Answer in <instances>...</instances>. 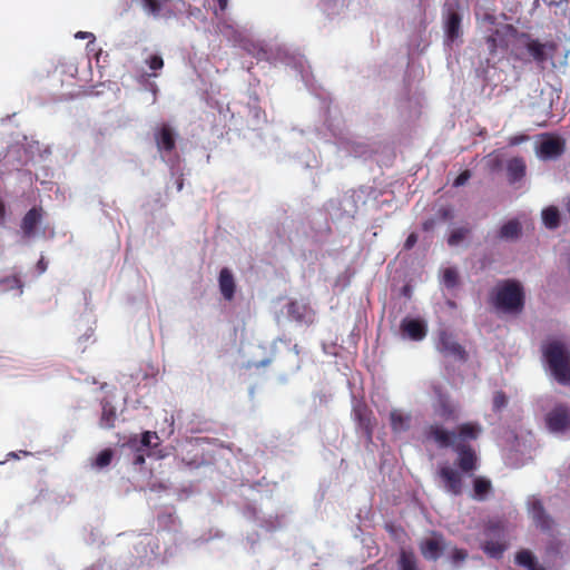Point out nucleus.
Segmentation results:
<instances>
[{
	"instance_id": "nucleus-32",
	"label": "nucleus",
	"mask_w": 570,
	"mask_h": 570,
	"mask_svg": "<svg viewBox=\"0 0 570 570\" xmlns=\"http://www.w3.org/2000/svg\"><path fill=\"white\" fill-rule=\"evenodd\" d=\"M515 563L520 567L525 568L527 570H546L538 561L535 554L528 550L521 549L515 553Z\"/></svg>"
},
{
	"instance_id": "nucleus-53",
	"label": "nucleus",
	"mask_w": 570,
	"mask_h": 570,
	"mask_svg": "<svg viewBox=\"0 0 570 570\" xmlns=\"http://www.w3.org/2000/svg\"><path fill=\"white\" fill-rule=\"evenodd\" d=\"M6 205L3 200L0 198V226H3L6 224Z\"/></svg>"
},
{
	"instance_id": "nucleus-64",
	"label": "nucleus",
	"mask_w": 570,
	"mask_h": 570,
	"mask_svg": "<svg viewBox=\"0 0 570 570\" xmlns=\"http://www.w3.org/2000/svg\"><path fill=\"white\" fill-rule=\"evenodd\" d=\"M158 534H159V535L161 537V539L165 541V537L169 534V531H165V530H163V531L158 532Z\"/></svg>"
},
{
	"instance_id": "nucleus-58",
	"label": "nucleus",
	"mask_w": 570,
	"mask_h": 570,
	"mask_svg": "<svg viewBox=\"0 0 570 570\" xmlns=\"http://www.w3.org/2000/svg\"><path fill=\"white\" fill-rule=\"evenodd\" d=\"M544 3H547L548 6H556V7H559L561 6L562 3H566L568 2V0H543Z\"/></svg>"
},
{
	"instance_id": "nucleus-34",
	"label": "nucleus",
	"mask_w": 570,
	"mask_h": 570,
	"mask_svg": "<svg viewBox=\"0 0 570 570\" xmlns=\"http://www.w3.org/2000/svg\"><path fill=\"white\" fill-rule=\"evenodd\" d=\"M353 414L357 422V425L366 433L371 434L372 432V423H371V411L366 405L357 403L353 407Z\"/></svg>"
},
{
	"instance_id": "nucleus-47",
	"label": "nucleus",
	"mask_w": 570,
	"mask_h": 570,
	"mask_svg": "<svg viewBox=\"0 0 570 570\" xmlns=\"http://www.w3.org/2000/svg\"><path fill=\"white\" fill-rule=\"evenodd\" d=\"M514 441H515V442H514V444L512 445V450H513V451H515V452H521V454H522L523 456H525V452H524L523 450H521V449H520L521 444H520V440H519V438H518V436H515V438H514ZM530 458H531V455L529 454L527 458H523V459L520 461V463H517V465H522V464H524V461H525L527 459H530Z\"/></svg>"
},
{
	"instance_id": "nucleus-6",
	"label": "nucleus",
	"mask_w": 570,
	"mask_h": 570,
	"mask_svg": "<svg viewBox=\"0 0 570 570\" xmlns=\"http://www.w3.org/2000/svg\"><path fill=\"white\" fill-rule=\"evenodd\" d=\"M463 9L456 0H449L442 10L444 46L452 49L462 36Z\"/></svg>"
},
{
	"instance_id": "nucleus-36",
	"label": "nucleus",
	"mask_w": 570,
	"mask_h": 570,
	"mask_svg": "<svg viewBox=\"0 0 570 570\" xmlns=\"http://www.w3.org/2000/svg\"><path fill=\"white\" fill-rule=\"evenodd\" d=\"M541 218L543 225L549 229H556L560 225V212L556 206H548L542 209Z\"/></svg>"
},
{
	"instance_id": "nucleus-56",
	"label": "nucleus",
	"mask_w": 570,
	"mask_h": 570,
	"mask_svg": "<svg viewBox=\"0 0 570 570\" xmlns=\"http://www.w3.org/2000/svg\"><path fill=\"white\" fill-rule=\"evenodd\" d=\"M489 163H490V168L492 170L500 169L502 166V160L499 158L491 159Z\"/></svg>"
},
{
	"instance_id": "nucleus-37",
	"label": "nucleus",
	"mask_w": 570,
	"mask_h": 570,
	"mask_svg": "<svg viewBox=\"0 0 570 570\" xmlns=\"http://www.w3.org/2000/svg\"><path fill=\"white\" fill-rule=\"evenodd\" d=\"M114 452L111 449L101 450L95 458L91 459V468L95 470H102L107 468L112 460Z\"/></svg>"
},
{
	"instance_id": "nucleus-2",
	"label": "nucleus",
	"mask_w": 570,
	"mask_h": 570,
	"mask_svg": "<svg viewBox=\"0 0 570 570\" xmlns=\"http://www.w3.org/2000/svg\"><path fill=\"white\" fill-rule=\"evenodd\" d=\"M489 299L498 312L518 315L525 305L524 286L517 278L500 279L490 291Z\"/></svg>"
},
{
	"instance_id": "nucleus-62",
	"label": "nucleus",
	"mask_w": 570,
	"mask_h": 570,
	"mask_svg": "<svg viewBox=\"0 0 570 570\" xmlns=\"http://www.w3.org/2000/svg\"><path fill=\"white\" fill-rule=\"evenodd\" d=\"M55 195H56V198L62 199L65 197L62 190L59 187L56 189Z\"/></svg>"
},
{
	"instance_id": "nucleus-24",
	"label": "nucleus",
	"mask_w": 570,
	"mask_h": 570,
	"mask_svg": "<svg viewBox=\"0 0 570 570\" xmlns=\"http://www.w3.org/2000/svg\"><path fill=\"white\" fill-rule=\"evenodd\" d=\"M236 279L230 268L223 267L218 275V288L225 301L230 302L236 293Z\"/></svg>"
},
{
	"instance_id": "nucleus-55",
	"label": "nucleus",
	"mask_w": 570,
	"mask_h": 570,
	"mask_svg": "<svg viewBox=\"0 0 570 570\" xmlns=\"http://www.w3.org/2000/svg\"><path fill=\"white\" fill-rule=\"evenodd\" d=\"M37 269L39 272V274H42L47 271V262L45 261L43 257H41L38 263H37Z\"/></svg>"
},
{
	"instance_id": "nucleus-9",
	"label": "nucleus",
	"mask_w": 570,
	"mask_h": 570,
	"mask_svg": "<svg viewBox=\"0 0 570 570\" xmlns=\"http://www.w3.org/2000/svg\"><path fill=\"white\" fill-rule=\"evenodd\" d=\"M484 540L481 544L482 550L487 556L493 559H501L505 546V531L502 522L489 521L483 531Z\"/></svg>"
},
{
	"instance_id": "nucleus-48",
	"label": "nucleus",
	"mask_w": 570,
	"mask_h": 570,
	"mask_svg": "<svg viewBox=\"0 0 570 570\" xmlns=\"http://www.w3.org/2000/svg\"><path fill=\"white\" fill-rule=\"evenodd\" d=\"M438 215L443 219L448 220L453 217V209L451 207H441L438 212Z\"/></svg>"
},
{
	"instance_id": "nucleus-61",
	"label": "nucleus",
	"mask_w": 570,
	"mask_h": 570,
	"mask_svg": "<svg viewBox=\"0 0 570 570\" xmlns=\"http://www.w3.org/2000/svg\"><path fill=\"white\" fill-rule=\"evenodd\" d=\"M177 190L180 191L183 189L184 183L183 178H178L176 181Z\"/></svg>"
},
{
	"instance_id": "nucleus-52",
	"label": "nucleus",
	"mask_w": 570,
	"mask_h": 570,
	"mask_svg": "<svg viewBox=\"0 0 570 570\" xmlns=\"http://www.w3.org/2000/svg\"><path fill=\"white\" fill-rule=\"evenodd\" d=\"M271 362H272L271 358H263L261 361L249 363V366H254L256 368H259V367L267 366L268 364H271Z\"/></svg>"
},
{
	"instance_id": "nucleus-50",
	"label": "nucleus",
	"mask_w": 570,
	"mask_h": 570,
	"mask_svg": "<svg viewBox=\"0 0 570 570\" xmlns=\"http://www.w3.org/2000/svg\"><path fill=\"white\" fill-rule=\"evenodd\" d=\"M417 242V235L414 234V233H411L407 238L405 239L404 242V248L405 249H411L412 247H414V245L416 244Z\"/></svg>"
},
{
	"instance_id": "nucleus-54",
	"label": "nucleus",
	"mask_w": 570,
	"mask_h": 570,
	"mask_svg": "<svg viewBox=\"0 0 570 570\" xmlns=\"http://www.w3.org/2000/svg\"><path fill=\"white\" fill-rule=\"evenodd\" d=\"M30 454H31L30 452L21 450L18 452H9L7 456H8V459H20V455L28 456Z\"/></svg>"
},
{
	"instance_id": "nucleus-60",
	"label": "nucleus",
	"mask_w": 570,
	"mask_h": 570,
	"mask_svg": "<svg viewBox=\"0 0 570 570\" xmlns=\"http://www.w3.org/2000/svg\"><path fill=\"white\" fill-rule=\"evenodd\" d=\"M150 90H151V92H153V95H154L153 102H155V101H156V95H157V90H158V88H157V86H156L154 82H153V83H150Z\"/></svg>"
},
{
	"instance_id": "nucleus-14",
	"label": "nucleus",
	"mask_w": 570,
	"mask_h": 570,
	"mask_svg": "<svg viewBox=\"0 0 570 570\" xmlns=\"http://www.w3.org/2000/svg\"><path fill=\"white\" fill-rule=\"evenodd\" d=\"M399 332L402 340L420 342L428 334V324L421 317L407 315L401 320Z\"/></svg>"
},
{
	"instance_id": "nucleus-7",
	"label": "nucleus",
	"mask_w": 570,
	"mask_h": 570,
	"mask_svg": "<svg viewBox=\"0 0 570 570\" xmlns=\"http://www.w3.org/2000/svg\"><path fill=\"white\" fill-rule=\"evenodd\" d=\"M160 438L157 432L145 431L140 435H135L129 441V448L134 452L132 463L135 465H141L145 463V458L160 459Z\"/></svg>"
},
{
	"instance_id": "nucleus-15",
	"label": "nucleus",
	"mask_w": 570,
	"mask_h": 570,
	"mask_svg": "<svg viewBox=\"0 0 570 570\" xmlns=\"http://www.w3.org/2000/svg\"><path fill=\"white\" fill-rule=\"evenodd\" d=\"M140 6L155 20H169L177 14L174 0H140Z\"/></svg>"
},
{
	"instance_id": "nucleus-28",
	"label": "nucleus",
	"mask_w": 570,
	"mask_h": 570,
	"mask_svg": "<svg viewBox=\"0 0 570 570\" xmlns=\"http://www.w3.org/2000/svg\"><path fill=\"white\" fill-rule=\"evenodd\" d=\"M0 293H11L13 297H20L23 294V283L17 275L1 276Z\"/></svg>"
},
{
	"instance_id": "nucleus-49",
	"label": "nucleus",
	"mask_w": 570,
	"mask_h": 570,
	"mask_svg": "<svg viewBox=\"0 0 570 570\" xmlns=\"http://www.w3.org/2000/svg\"><path fill=\"white\" fill-rule=\"evenodd\" d=\"M75 38L81 39V40L89 39L90 40L89 43H92L96 40L95 35L91 32H88V31H78L75 33Z\"/></svg>"
},
{
	"instance_id": "nucleus-20",
	"label": "nucleus",
	"mask_w": 570,
	"mask_h": 570,
	"mask_svg": "<svg viewBox=\"0 0 570 570\" xmlns=\"http://www.w3.org/2000/svg\"><path fill=\"white\" fill-rule=\"evenodd\" d=\"M424 433L428 439L433 440L440 448H454L458 444L455 431L445 429L439 423L426 426Z\"/></svg>"
},
{
	"instance_id": "nucleus-31",
	"label": "nucleus",
	"mask_w": 570,
	"mask_h": 570,
	"mask_svg": "<svg viewBox=\"0 0 570 570\" xmlns=\"http://www.w3.org/2000/svg\"><path fill=\"white\" fill-rule=\"evenodd\" d=\"M248 111V127L256 129V127L265 120V114L258 106V98L256 95H250L247 104Z\"/></svg>"
},
{
	"instance_id": "nucleus-57",
	"label": "nucleus",
	"mask_w": 570,
	"mask_h": 570,
	"mask_svg": "<svg viewBox=\"0 0 570 570\" xmlns=\"http://www.w3.org/2000/svg\"><path fill=\"white\" fill-rule=\"evenodd\" d=\"M247 543L250 546V549H255V543L257 542V534H247L246 537Z\"/></svg>"
},
{
	"instance_id": "nucleus-33",
	"label": "nucleus",
	"mask_w": 570,
	"mask_h": 570,
	"mask_svg": "<svg viewBox=\"0 0 570 570\" xmlns=\"http://www.w3.org/2000/svg\"><path fill=\"white\" fill-rule=\"evenodd\" d=\"M455 433L456 443H463L468 440H475L481 433V426L473 422L462 423L456 428Z\"/></svg>"
},
{
	"instance_id": "nucleus-43",
	"label": "nucleus",
	"mask_w": 570,
	"mask_h": 570,
	"mask_svg": "<svg viewBox=\"0 0 570 570\" xmlns=\"http://www.w3.org/2000/svg\"><path fill=\"white\" fill-rule=\"evenodd\" d=\"M146 63L148 65L149 69L156 71L164 67V60L163 57L159 55H150L146 59Z\"/></svg>"
},
{
	"instance_id": "nucleus-12",
	"label": "nucleus",
	"mask_w": 570,
	"mask_h": 570,
	"mask_svg": "<svg viewBox=\"0 0 570 570\" xmlns=\"http://www.w3.org/2000/svg\"><path fill=\"white\" fill-rule=\"evenodd\" d=\"M546 426L548 431L557 436L564 435L570 431V411L566 405L558 404L546 414Z\"/></svg>"
},
{
	"instance_id": "nucleus-8",
	"label": "nucleus",
	"mask_w": 570,
	"mask_h": 570,
	"mask_svg": "<svg viewBox=\"0 0 570 570\" xmlns=\"http://www.w3.org/2000/svg\"><path fill=\"white\" fill-rule=\"evenodd\" d=\"M330 218L336 223H350L357 212V199L354 191L330 199L325 205Z\"/></svg>"
},
{
	"instance_id": "nucleus-39",
	"label": "nucleus",
	"mask_w": 570,
	"mask_h": 570,
	"mask_svg": "<svg viewBox=\"0 0 570 570\" xmlns=\"http://www.w3.org/2000/svg\"><path fill=\"white\" fill-rule=\"evenodd\" d=\"M397 570H420L414 554L402 550L397 560Z\"/></svg>"
},
{
	"instance_id": "nucleus-59",
	"label": "nucleus",
	"mask_w": 570,
	"mask_h": 570,
	"mask_svg": "<svg viewBox=\"0 0 570 570\" xmlns=\"http://www.w3.org/2000/svg\"><path fill=\"white\" fill-rule=\"evenodd\" d=\"M434 227V220L433 219H426L424 223H423V228L424 230H430Z\"/></svg>"
},
{
	"instance_id": "nucleus-38",
	"label": "nucleus",
	"mask_w": 570,
	"mask_h": 570,
	"mask_svg": "<svg viewBox=\"0 0 570 570\" xmlns=\"http://www.w3.org/2000/svg\"><path fill=\"white\" fill-rule=\"evenodd\" d=\"M564 543L557 538H551L546 547V554L550 559H563Z\"/></svg>"
},
{
	"instance_id": "nucleus-13",
	"label": "nucleus",
	"mask_w": 570,
	"mask_h": 570,
	"mask_svg": "<svg viewBox=\"0 0 570 570\" xmlns=\"http://www.w3.org/2000/svg\"><path fill=\"white\" fill-rule=\"evenodd\" d=\"M453 450L456 453L453 466L465 476H472L478 470V455L475 451L465 443H458Z\"/></svg>"
},
{
	"instance_id": "nucleus-63",
	"label": "nucleus",
	"mask_w": 570,
	"mask_h": 570,
	"mask_svg": "<svg viewBox=\"0 0 570 570\" xmlns=\"http://www.w3.org/2000/svg\"><path fill=\"white\" fill-rule=\"evenodd\" d=\"M522 140H523L522 138L514 137V138L511 140V144H512V145H517V144H520Z\"/></svg>"
},
{
	"instance_id": "nucleus-11",
	"label": "nucleus",
	"mask_w": 570,
	"mask_h": 570,
	"mask_svg": "<svg viewBox=\"0 0 570 570\" xmlns=\"http://www.w3.org/2000/svg\"><path fill=\"white\" fill-rule=\"evenodd\" d=\"M435 475L438 488L446 494L459 497L463 493L465 475L449 462L439 463Z\"/></svg>"
},
{
	"instance_id": "nucleus-46",
	"label": "nucleus",
	"mask_w": 570,
	"mask_h": 570,
	"mask_svg": "<svg viewBox=\"0 0 570 570\" xmlns=\"http://www.w3.org/2000/svg\"><path fill=\"white\" fill-rule=\"evenodd\" d=\"M164 423L167 424L168 429L167 430L163 429L160 431V433L165 434L166 436L171 435L174 433V423H175L174 416L173 415L168 416L166 413L165 417H164Z\"/></svg>"
},
{
	"instance_id": "nucleus-19",
	"label": "nucleus",
	"mask_w": 570,
	"mask_h": 570,
	"mask_svg": "<svg viewBox=\"0 0 570 570\" xmlns=\"http://www.w3.org/2000/svg\"><path fill=\"white\" fill-rule=\"evenodd\" d=\"M552 47L547 42L527 37L524 41V50L531 59L541 68L552 57Z\"/></svg>"
},
{
	"instance_id": "nucleus-42",
	"label": "nucleus",
	"mask_w": 570,
	"mask_h": 570,
	"mask_svg": "<svg viewBox=\"0 0 570 570\" xmlns=\"http://www.w3.org/2000/svg\"><path fill=\"white\" fill-rule=\"evenodd\" d=\"M508 405V396L502 391H497L493 395L492 407L495 412H501Z\"/></svg>"
},
{
	"instance_id": "nucleus-25",
	"label": "nucleus",
	"mask_w": 570,
	"mask_h": 570,
	"mask_svg": "<svg viewBox=\"0 0 570 570\" xmlns=\"http://www.w3.org/2000/svg\"><path fill=\"white\" fill-rule=\"evenodd\" d=\"M243 514L249 523H253L254 525L259 524L267 531H273L282 527V523L277 518L275 520H273L272 518L263 519L261 517V512L254 504H247L243 511Z\"/></svg>"
},
{
	"instance_id": "nucleus-17",
	"label": "nucleus",
	"mask_w": 570,
	"mask_h": 570,
	"mask_svg": "<svg viewBox=\"0 0 570 570\" xmlns=\"http://www.w3.org/2000/svg\"><path fill=\"white\" fill-rule=\"evenodd\" d=\"M564 150V140L554 135H546L541 138L535 147L539 158L543 160L556 159Z\"/></svg>"
},
{
	"instance_id": "nucleus-44",
	"label": "nucleus",
	"mask_w": 570,
	"mask_h": 570,
	"mask_svg": "<svg viewBox=\"0 0 570 570\" xmlns=\"http://www.w3.org/2000/svg\"><path fill=\"white\" fill-rule=\"evenodd\" d=\"M466 558H468V552L463 549L455 548V549H453V551L451 553V561L454 564L463 562Z\"/></svg>"
},
{
	"instance_id": "nucleus-16",
	"label": "nucleus",
	"mask_w": 570,
	"mask_h": 570,
	"mask_svg": "<svg viewBox=\"0 0 570 570\" xmlns=\"http://www.w3.org/2000/svg\"><path fill=\"white\" fill-rule=\"evenodd\" d=\"M282 315L298 325H308L313 322V311L303 301H289L282 309Z\"/></svg>"
},
{
	"instance_id": "nucleus-27",
	"label": "nucleus",
	"mask_w": 570,
	"mask_h": 570,
	"mask_svg": "<svg viewBox=\"0 0 570 570\" xmlns=\"http://www.w3.org/2000/svg\"><path fill=\"white\" fill-rule=\"evenodd\" d=\"M421 552L428 560H438L443 552V541L441 538H428L421 543Z\"/></svg>"
},
{
	"instance_id": "nucleus-22",
	"label": "nucleus",
	"mask_w": 570,
	"mask_h": 570,
	"mask_svg": "<svg viewBox=\"0 0 570 570\" xmlns=\"http://www.w3.org/2000/svg\"><path fill=\"white\" fill-rule=\"evenodd\" d=\"M43 209L40 206H33L22 217L20 228L23 239H31L37 235L38 227L42 222Z\"/></svg>"
},
{
	"instance_id": "nucleus-10",
	"label": "nucleus",
	"mask_w": 570,
	"mask_h": 570,
	"mask_svg": "<svg viewBox=\"0 0 570 570\" xmlns=\"http://www.w3.org/2000/svg\"><path fill=\"white\" fill-rule=\"evenodd\" d=\"M160 556L159 539L149 533L138 534L131 552L135 567L149 564Z\"/></svg>"
},
{
	"instance_id": "nucleus-51",
	"label": "nucleus",
	"mask_w": 570,
	"mask_h": 570,
	"mask_svg": "<svg viewBox=\"0 0 570 570\" xmlns=\"http://www.w3.org/2000/svg\"><path fill=\"white\" fill-rule=\"evenodd\" d=\"M217 3H218V9H215L214 13L217 18H219V14L226 10V8L228 6V0H217Z\"/></svg>"
},
{
	"instance_id": "nucleus-30",
	"label": "nucleus",
	"mask_w": 570,
	"mask_h": 570,
	"mask_svg": "<svg viewBox=\"0 0 570 570\" xmlns=\"http://www.w3.org/2000/svg\"><path fill=\"white\" fill-rule=\"evenodd\" d=\"M117 420V409L112 404V402L108 399H104L101 401V416L99 421V425L102 429H112L115 428V422Z\"/></svg>"
},
{
	"instance_id": "nucleus-45",
	"label": "nucleus",
	"mask_w": 570,
	"mask_h": 570,
	"mask_svg": "<svg viewBox=\"0 0 570 570\" xmlns=\"http://www.w3.org/2000/svg\"><path fill=\"white\" fill-rule=\"evenodd\" d=\"M471 177V173L469 170L461 171L454 179L453 186L461 187L468 183Z\"/></svg>"
},
{
	"instance_id": "nucleus-40",
	"label": "nucleus",
	"mask_w": 570,
	"mask_h": 570,
	"mask_svg": "<svg viewBox=\"0 0 570 570\" xmlns=\"http://www.w3.org/2000/svg\"><path fill=\"white\" fill-rule=\"evenodd\" d=\"M471 229L469 227H456L453 228L448 237V244L451 247L459 246L470 235Z\"/></svg>"
},
{
	"instance_id": "nucleus-23",
	"label": "nucleus",
	"mask_w": 570,
	"mask_h": 570,
	"mask_svg": "<svg viewBox=\"0 0 570 570\" xmlns=\"http://www.w3.org/2000/svg\"><path fill=\"white\" fill-rule=\"evenodd\" d=\"M438 346L444 355L455 360H464L465 351L448 332L442 331L440 333Z\"/></svg>"
},
{
	"instance_id": "nucleus-3",
	"label": "nucleus",
	"mask_w": 570,
	"mask_h": 570,
	"mask_svg": "<svg viewBox=\"0 0 570 570\" xmlns=\"http://www.w3.org/2000/svg\"><path fill=\"white\" fill-rule=\"evenodd\" d=\"M542 352L553 379L560 384H568L570 382V352L567 346L559 341H552L543 346Z\"/></svg>"
},
{
	"instance_id": "nucleus-1",
	"label": "nucleus",
	"mask_w": 570,
	"mask_h": 570,
	"mask_svg": "<svg viewBox=\"0 0 570 570\" xmlns=\"http://www.w3.org/2000/svg\"><path fill=\"white\" fill-rule=\"evenodd\" d=\"M217 32L225 39L238 47L258 61H267L274 66H283L292 69L301 78L305 87L318 100L320 115L313 124L293 126L284 130L279 136L265 134L264 140L268 147V155L278 163H285L291 159L297 161L305 168H315L318 166V159L308 144L330 140L335 136L332 124L328 122L331 115V97L323 89L314 88L312 83L311 67L305 57L296 50L285 45L264 46L249 40L248 29L239 27L232 20L220 18L217 22Z\"/></svg>"
},
{
	"instance_id": "nucleus-35",
	"label": "nucleus",
	"mask_w": 570,
	"mask_h": 570,
	"mask_svg": "<svg viewBox=\"0 0 570 570\" xmlns=\"http://www.w3.org/2000/svg\"><path fill=\"white\" fill-rule=\"evenodd\" d=\"M472 487V498L478 501L485 500L492 489L491 481L484 476H475Z\"/></svg>"
},
{
	"instance_id": "nucleus-4",
	"label": "nucleus",
	"mask_w": 570,
	"mask_h": 570,
	"mask_svg": "<svg viewBox=\"0 0 570 570\" xmlns=\"http://www.w3.org/2000/svg\"><path fill=\"white\" fill-rule=\"evenodd\" d=\"M426 390L431 397L433 413L438 417L451 422L459 419V405L440 381H430L426 383Z\"/></svg>"
},
{
	"instance_id": "nucleus-41",
	"label": "nucleus",
	"mask_w": 570,
	"mask_h": 570,
	"mask_svg": "<svg viewBox=\"0 0 570 570\" xmlns=\"http://www.w3.org/2000/svg\"><path fill=\"white\" fill-rule=\"evenodd\" d=\"M442 283L446 288H454L459 284V272L456 267H448L442 272Z\"/></svg>"
},
{
	"instance_id": "nucleus-5",
	"label": "nucleus",
	"mask_w": 570,
	"mask_h": 570,
	"mask_svg": "<svg viewBox=\"0 0 570 570\" xmlns=\"http://www.w3.org/2000/svg\"><path fill=\"white\" fill-rule=\"evenodd\" d=\"M177 137V131L168 124H160L155 127L154 138L157 150L160 155V159L169 166L173 176L179 173V168L177 167L179 157L175 151Z\"/></svg>"
},
{
	"instance_id": "nucleus-26",
	"label": "nucleus",
	"mask_w": 570,
	"mask_h": 570,
	"mask_svg": "<svg viewBox=\"0 0 570 570\" xmlns=\"http://www.w3.org/2000/svg\"><path fill=\"white\" fill-rule=\"evenodd\" d=\"M507 177L510 185L521 181L527 173L525 161L520 157H513L507 163Z\"/></svg>"
},
{
	"instance_id": "nucleus-29",
	"label": "nucleus",
	"mask_w": 570,
	"mask_h": 570,
	"mask_svg": "<svg viewBox=\"0 0 570 570\" xmlns=\"http://www.w3.org/2000/svg\"><path fill=\"white\" fill-rule=\"evenodd\" d=\"M522 226L518 219L505 222L499 229L498 237L502 240L513 242L521 237Z\"/></svg>"
},
{
	"instance_id": "nucleus-18",
	"label": "nucleus",
	"mask_w": 570,
	"mask_h": 570,
	"mask_svg": "<svg viewBox=\"0 0 570 570\" xmlns=\"http://www.w3.org/2000/svg\"><path fill=\"white\" fill-rule=\"evenodd\" d=\"M528 509L533 522L541 531L550 532L554 528V520L538 498L533 497L528 501Z\"/></svg>"
},
{
	"instance_id": "nucleus-21",
	"label": "nucleus",
	"mask_w": 570,
	"mask_h": 570,
	"mask_svg": "<svg viewBox=\"0 0 570 570\" xmlns=\"http://www.w3.org/2000/svg\"><path fill=\"white\" fill-rule=\"evenodd\" d=\"M389 422L391 430L394 434L401 435L409 432L412 428L413 415L412 411L393 407L389 413Z\"/></svg>"
}]
</instances>
